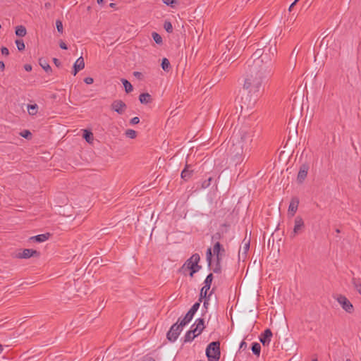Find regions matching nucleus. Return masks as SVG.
Segmentation results:
<instances>
[{"instance_id": "22", "label": "nucleus", "mask_w": 361, "mask_h": 361, "mask_svg": "<svg viewBox=\"0 0 361 361\" xmlns=\"http://www.w3.org/2000/svg\"><path fill=\"white\" fill-rule=\"evenodd\" d=\"M83 132H84L83 137L85 139V140L88 143H90V144L92 143L93 140H94L93 134L87 130H84Z\"/></svg>"}, {"instance_id": "30", "label": "nucleus", "mask_w": 361, "mask_h": 361, "mask_svg": "<svg viewBox=\"0 0 361 361\" xmlns=\"http://www.w3.org/2000/svg\"><path fill=\"white\" fill-rule=\"evenodd\" d=\"M20 135L23 137H25L26 139H31L32 134L30 130H24L20 133Z\"/></svg>"}, {"instance_id": "39", "label": "nucleus", "mask_w": 361, "mask_h": 361, "mask_svg": "<svg viewBox=\"0 0 361 361\" xmlns=\"http://www.w3.org/2000/svg\"><path fill=\"white\" fill-rule=\"evenodd\" d=\"M1 54L5 56H8L9 54V51L6 47L1 48Z\"/></svg>"}, {"instance_id": "31", "label": "nucleus", "mask_w": 361, "mask_h": 361, "mask_svg": "<svg viewBox=\"0 0 361 361\" xmlns=\"http://www.w3.org/2000/svg\"><path fill=\"white\" fill-rule=\"evenodd\" d=\"M164 27L168 32H172L173 31V27L171 23L169 21H165L164 24Z\"/></svg>"}, {"instance_id": "52", "label": "nucleus", "mask_w": 361, "mask_h": 361, "mask_svg": "<svg viewBox=\"0 0 361 361\" xmlns=\"http://www.w3.org/2000/svg\"><path fill=\"white\" fill-rule=\"evenodd\" d=\"M54 63L56 64L58 63V60L57 59H54Z\"/></svg>"}, {"instance_id": "21", "label": "nucleus", "mask_w": 361, "mask_h": 361, "mask_svg": "<svg viewBox=\"0 0 361 361\" xmlns=\"http://www.w3.org/2000/svg\"><path fill=\"white\" fill-rule=\"evenodd\" d=\"M27 33L26 29L23 25H18L16 28V35L19 37H24Z\"/></svg>"}, {"instance_id": "14", "label": "nucleus", "mask_w": 361, "mask_h": 361, "mask_svg": "<svg viewBox=\"0 0 361 361\" xmlns=\"http://www.w3.org/2000/svg\"><path fill=\"white\" fill-rule=\"evenodd\" d=\"M250 248V242L249 240H244L243 242V245H241L239 251V257H243V259L246 257L247 252Z\"/></svg>"}, {"instance_id": "37", "label": "nucleus", "mask_w": 361, "mask_h": 361, "mask_svg": "<svg viewBox=\"0 0 361 361\" xmlns=\"http://www.w3.org/2000/svg\"><path fill=\"white\" fill-rule=\"evenodd\" d=\"M84 82L86 83V84H88V85H90L92 83H93L94 82V80L91 77H87L84 79Z\"/></svg>"}, {"instance_id": "10", "label": "nucleus", "mask_w": 361, "mask_h": 361, "mask_svg": "<svg viewBox=\"0 0 361 361\" xmlns=\"http://www.w3.org/2000/svg\"><path fill=\"white\" fill-rule=\"evenodd\" d=\"M299 205V200L296 198H293L291 200L288 209V216L289 217H293L298 211Z\"/></svg>"}, {"instance_id": "11", "label": "nucleus", "mask_w": 361, "mask_h": 361, "mask_svg": "<svg viewBox=\"0 0 361 361\" xmlns=\"http://www.w3.org/2000/svg\"><path fill=\"white\" fill-rule=\"evenodd\" d=\"M271 337L272 333L270 329H267L264 331V334L260 336L259 340L264 346H267L271 342Z\"/></svg>"}, {"instance_id": "36", "label": "nucleus", "mask_w": 361, "mask_h": 361, "mask_svg": "<svg viewBox=\"0 0 361 361\" xmlns=\"http://www.w3.org/2000/svg\"><path fill=\"white\" fill-rule=\"evenodd\" d=\"M189 323V322H186V318L184 317L183 319H181L180 321H179L178 322V324L182 327L183 328V326H185L186 324H188Z\"/></svg>"}, {"instance_id": "8", "label": "nucleus", "mask_w": 361, "mask_h": 361, "mask_svg": "<svg viewBox=\"0 0 361 361\" xmlns=\"http://www.w3.org/2000/svg\"><path fill=\"white\" fill-rule=\"evenodd\" d=\"M182 330L183 328L178 323L173 324L167 334L169 340L175 341Z\"/></svg>"}, {"instance_id": "7", "label": "nucleus", "mask_w": 361, "mask_h": 361, "mask_svg": "<svg viewBox=\"0 0 361 361\" xmlns=\"http://www.w3.org/2000/svg\"><path fill=\"white\" fill-rule=\"evenodd\" d=\"M293 224H294L293 228V231L291 232V236L293 238L295 237L299 233H300L303 231V229L305 228L304 220L302 218V216H297L294 219Z\"/></svg>"}, {"instance_id": "43", "label": "nucleus", "mask_w": 361, "mask_h": 361, "mask_svg": "<svg viewBox=\"0 0 361 361\" xmlns=\"http://www.w3.org/2000/svg\"><path fill=\"white\" fill-rule=\"evenodd\" d=\"M357 292L361 295V285L356 286Z\"/></svg>"}, {"instance_id": "27", "label": "nucleus", "mask_w": 361, "mask_h": 361, "mask_svg": "<svg viewBox=\"0 0 361 361\" xmlns=\"http://www.w3.org/2000/svg\"><path fill=\"white\" fill-rule=\"evenodd\" d=\"M153 39L157 44H161L162 43V37L157 32H152V34Z\"/></svg>"}, {"instance_id": "46", "label": "nucleus", "mask_w": 361, "mask_h": 361, "mask_svg": "<svg viewBox=\"0 0 361 361\" xmlns=\"http://www.w3.org/2000/svg\"><path fill=\"white\" fill-rule=\"evenodd\" d=\"M78 71H79V70H78V68H73V74L74 75H75L78 73Z\"/></svg>"}, {"instance_id": "19", "label": "nucleus", "mask_w": 361, "mask_h": 361, "mask_svg": "<svg viewBox=\"0 0 361 361\" xmlns=\"http://www.w3.org/2000/svg\"><path fill=\"white\" fill-rule=\"evenodd\" d=\"M73 68H78V70L81 71L85 68V61L82 56L79 57L73 65Z\"/></svg>"}, {"instance_id": "25", "label": "nucleus", "mask_w": 361, "mask_h": 361, "mask_svg": "<svg viewBox=\"0 0 361 361\" xmlns=\"http://www.w3.org/2000/svg\"><path fill=\"white\" fill-rule=\"evenodd\" d=\"M261 346L258 343H253L252 346V350L254 354L259 356L260 354Z\"/></svg>"}, {"instance_id": "51", "label": "nucleus", "mask_w": 361, "mask_h": 361, "mask_svg": "<svg viewBox=\"0 0 361 361\" xmlns=\"http://www.w3.org/2000/svg\"><path fill=\"white\" fill-rule=\"evenodd\" d=\"M98 4H101L103 2L104 0H97Z\"/></svg>"}, {"instance_id": "17", "label": "nucleus", "mask_w": 361, "mask_h": 361, "mask_svg": "<svg viewBox=\"0 0 361 361\" xmlns=\"http://www.w3.org/2000/svg\"><path fill=\"white\" fill-rule=\"evenodd\" d=\"M49 237V233L40 234L35 236H32L30 238V240H34L37 243H42L48 240Z\"/></svg>"}, {"instance_id": "23", "label": "nucleus", "mask_w": 361, "mask_h": 361, "mask_svg": "<svg viewBox=\"0 0 361 361\" xmlns=\"http://www.w3.org/2000/svg\"><path fill=\"white\" fill-rule=\"evenodd\" d=\"M39 65L42 66V68L46 71L49 72L51 71V67L49 65V63L46 61V60L43 59H39Z\"/></svg>"}, {"instance_id": "2", "label": "nucleus", "mask_w": 361, "mask_h": 361, "mask_svg": "<svg viewBox=\"0 0 361 361\" xmlns=\"http://www.w3.org/2000/svg\"><path fill=\"white\" fill-rule=\"evenodd\" d=\"M200 260V257L197 254L192 255L190 259H188L183 267V269L184 271H189V274L190 276H192L193 274L197 272L200 266H199L198 263Z\"/></svg>"}, {"instance_id": "18", "label": "nucleus", "mask_w": 361, "mask_h": 361, "mask_svg": "<svg viewBox=\"0 0 361 361\" xmlns=\"http://www.w3.org/2000/svg\"><path fill=\"white\" fill-rule=\"evenodd\" d=\"M192 171L189 170V166H186L184 170L181 173V178L188 180L192 176Z\"/></svg>"}, {"instance_id": "33", "label": "nucleus", "mask_w": 361, "mask_h": 361, "mask_svg": "<svg viewBox=\"0 0 361 361\" xmlns=\"http://www.w3.org/2000/svg\"><path fill=\"white\" fill-rule=\"evenodd\" d=\"M56 29H57V30H58L59 32L62 33V32H63V23H62V22H61V20H57L56 21Z\"/></svg>"}, {"instance_id": "9", "label": "nucleus", "mask_w": 361, "mask_h": 361, "mask_svg": "<svg viewBox=\"0 0 361 361\" xmlns=\"http://www.w3.org/2000/svg\"><path fill=\"white\" fill-rule=\"evenodd\" d=\"M111 108L119 114H123L126 110V104L121 100H115L112 102Z\"/></svg>"}, {"instance_id": "16", "label": "nucleus", "mask_w": 361, "mask_h": 361, "mask_svg": "<svg viewBox=\"0 0 361 361\" xmlns=\"http://www.w3.org/2000/svg\"><path fill=\"white\" fill-rule=\"evenodd\" d=\"M27 110L30 116H35L38 113L39 106L37 104H29L27 105Z\"/></svg>"}, {"instance_id": "45", "label": "nucleus", "mask_w": 361, "mask_h": 361, "mask_svg": "<svg viewBox=\"0 0 361 361\" xmlns=\"http://www.w3.org/2000/svg\"><path fill=\"white\" fill-rule=\"evenodd\" d=\"M78 71H79V70H78V68H73V74L74 75H75L78 73Z\"/></svg>"}, {"instance_id": "15", "label": "nucleus", "mask_w": 361, "mask_h": 361, "mask_svg": "<svg viewBox=\"0 0 361 361\" xmlns=\"http://www.w3.org/2000/svg\"><path fill=\"white\" fill-rule=\"evenodd\" d=\"M307 171H308V167L307 166H301V168L300 169V171L298 172V180L300 182H302L305 180V178H306V176L307 175Z\"/></svg>"}, {"instance_id": "6", "label": "nucleus", "mask_w": 361, "mask_h": 361, "mask_svg": "<svg viewBox=\"0 0 361 361\" xmlns=\"http://www.w3.org/2000/svg\"><path fill=\"white\" fill-rule=\"evenodd\" d=\"M223 250L221 247V245L219 243H216L212 250L211 248H209L207 251L206 257H207V261L208 262L209 266H212V252L213 254L216 257V261L219 262L223 252Z\"/></svg>"}, {"instance_id": "13", "label": "nucleus", "mask_w": 361, "mask_h": 361, "mask_svg": "<svg viewBox=\"0 0 361 361\" xmlns=\"http://www.w3.org/2000/svg\"><path fill=\"white\" fill-rule=\"evenodd\" d=\"M39 253L32 249H25L21 252L18 253L17 257L21 259H27L33 256H38Z\"/></svg>"}, {"instance_id": "40", "label": "nucleus", "mask_w": 361, "mask_h": 361, "mask_svg": "<svg viewBox=\"0 0 361 361\" xmlns=\"http://www.w3.org/2000/svg\"><path fill=\"white\" fill-rule=\"evenodd\" d=\"M59 46H60V47H61V49H68V47H67L66 44H65V42H63V41H61V42H59Z\"/></svg>"}, {"instance_id": "29", "label": "nucleus", "mask_w": 361, "mask_h": 361, "mask_svg": "<svg viewBox=\"0 0 361 361\" xmlns=\"http://www.w3.org/2000/svg\"><path fill=\"white\" fill-rule=\"evenodd\" d=\"M163 3L165 4L167 6H169L171 7H175L178 4V0H162Z\"/></svg>"}, {"instance_id": "28", "label": "nucleus", "mask_w": 361, "mask_h": 361, "mask_svg": "<svg viewBox=\"0 0 361 361\" xmlns=\"http://www.w3.org/2000/svg\"><path fill=\"white\" fill-rule=\"evenodd\" d=\"M161 68H163V70L166 71H168L169 70L170 63L167 59L164 58L162 59Z\"/></svg>"}, {"instance_id": "1", "label": "nucleus", "mask_w": 361, "mask_h": 361, "mask_svg": "<svg viewBox=\"0 0 361 361\" xmlns=\"http://www.w3.org/2000/svg\"><path fill=\"white\" fill-rule=\"evenodd\" d=\"M264 74L265 70L260 65L259 61L255 62L254 65L245 73L243 87L251 97L257 96L259 93Z\"/></svg>"}, {"instance_id": "38", "label": "nucleus", "mask_w": 361, "mask_h": 361, "mask_svg": "<svg viewBox=\"0 0 361 361\" xmlns=\"http://www.w3.org/2000/svg\"><path fill=\"white\" fill-rule=\"evenodd\" d=\"M139 122H140V118L138 117H134L130 121V124H132V125L137 124Z\"/></svg>"}, {"instance_id": "34", "label": "nucleus", "mask_w": 361, "mask_h": 361, "mask_svg": "<svg viewBox=\"0 0 361 361\" xmlns=\"http://www.w3.org/2000/svg\"><path fill=\"white\" fill-rule=\"evenodd\" d=\"M199 307H200V304L198 302H196L192 305V307H191V309L189 311L195 314V313L198 310Z\"/></svg>"}, {"instance_id": "41", "label": "nucleus", "mask_w": 361, "mask_h": 361, "mask_svg": "<svg viewBox=\"0 0 361 361\" xmlns=\"http://www.w3.org/2000/svg\"><path fill=\"white\" fill-rule=\"evenodd\" d=\"M242 137H241V139L243 140V141H245L246 140V138H247V133L246 131L243 130L242 132Z\"/></svg>"}, {"instance_id": "48", "label": "nucleus", "mask_w": 361, "mask_h": 361, "mask_svg": "<svg viewBox=\"0 0 361 361\" xmlns=\"http://www.w3.org/2000/svg\"><path fill=\"white\" fill-rule=\"evenodd\" d=\"M3 350H4V347H3V345H1V344H0V354H1V353H2Z\"/></svg>"}, {"instance_id": "26", "label": "nucleus", "mask_w": 361, "mask_h": 361, "mask_svg": "<svg viewBox=\"0 0 361 361\" xmlns=\"http://www.w3.org/2000/svg\"><path fill=\"white\" fill-rule=\"evenodd\" d=\"M125 135L129 137V138H131V139H134L137 136V133L135 130H132V129H128L126 133H125Z\"/></svg>"}, {"instance_id": "20", "label": "nucleus", "mask_w": 361, "mask_h": 361, "mask_svg": "<svg viewBox=\"0 0 361 361\" xmlns=\"http://www.w3.org/2000/svg\"><path fill=\"white\" fill-rule=\"evenodd\" d=\"M139 99L142 104H148L151 102V96L148 93H143L140 95Z\"/></svg>"}, {"instance_id": "5", "label": "nucleus", "mask_w": 361, "mask_h": 361, "mask_svg": "<svg viewBox=\"0 0 361 361\" xmlns=\"http://www.w3.org/2000/svg\"><path fill=\"white\" fill-rule=\"evenodd\" d=\"M334 298L345 312L350 314L354 312V307L353 304L345 295L336 294L334 295Z\"/></svg>"}, {"instance_id": "35", "label": "nucleus", "mask_w": 361, "mask_h": 361, "mask_svg": "<svg viewBox=\"0 0 361 361\" xmlns=\"http://www.w3.org/2000/svg\"><path fill=\"white\" fill-rule=\"evenodd\" d=\"M194 314L188 311L185 317L186 318V322H190L193 318Z\"/></svg>"}, {"instance_id": "44", "label": "nucleus", "mask_w": 361, "mask_h": 361, "mask_svg": "<svg viewBox=\"0 0 361 361\" xmlns=\"http://www.w3.org/2000/svg\"><path fill=\"white\" fill-rule=\"evenodd\" d=\"M5 68V65H4V63L2 62V61H0V69L1 70H4Z\"/></svg>"}, {"instance_id": "49", "label": "nucleus", "mask_w": 361, "mask_h": 361, "mask_svg": "<svg viewBox=\"0 0 361 361\" xmlns=\"http://www.w3.org/2000/svg\"><path fill=\"white\" fill-rule=\"evenodd\" d=\"M219 270V267H218V265H216V267L214 269V271H218Z\"/></svg>"}, {"instance_id": "53", "label": "nucleus", "mask_w": 361, "mask_h": 361, "mask_svg": "<svg viewBox=\"0 0 361 361\" xmlns=\"http://www.w3.org/2000/svg\"><path fill=\"white\" fill-rule=\"evenodd\" d=\"M299 0H295V3H297Z\"/></svg>"}, {"instance_id": "3", "label": "nucleus", "mask_w": 361, "mask_h": 361, "mask_svg": "<svg viewBox=\"0 0 361 361\" xmlns=\"http://www.w3.org/2000/svg\"><path fill=\"white\" fill-rule=\"evenodd\" d=\"M204 327V320L202 319H197L195 323L192 326L191 330L187 332L185 341L188 342L193 340L202 333Z\"/></svg>"}, {"instance_id": "4", "label": "nucleus", "mask_w": 361, "mask_h": 361, "mask_svg": "<svg viewBox=\"0 0 361 361\" xmlns=\"http://www.w3.org/2000/svg\"><path fill=\"white\" fill-rule=\"evenodd\" d=\"M206 355L209 361H218L221 355L219 343L212 342L206 349Z\"/></svg>"}, {"instance_id": "54", "label": "nucleus", "mask_w": 361, "mask_h": 361, "mask_svg": "<svg viewBox=\"0 0 361 361\" xmlns=\"http://www.w3.org/2000/svg\"><path fill=\"white\" fill-rule=\"evenodd\" d=\"M312 361H317V360H313Z\"/></svg>"}, {"instance_id": "24", "label": "nucleus", "mask_w": 361, "mask_h": 361, "mask_svg": "<svg viewBox=\"0 0 361 361\" xmlns=\"http://www.w3.org/2000/svg\"><path fill=\"white\" fill-rule=\"evenodd\" d=\"M122 82L127 93L130 92L133 90L132 85L127 80L123 79Z\"/></svg>"}, {"instance_id": "32", "label": "nucleus", "mask_w": 361, "mask_h": 361, "mask_svg": "<svg viewBox=\"0 0 361 361\" xmlns=\"http://www.w3.org/2000/svg\"><path fill=\"white\" fill-rule=\"evenodd\" d=\"M16 44L18 50L22 51L25 49V44L22 40L17 39Z\"/></svg>"}, {"instance_id": "47", "label": "nucleus", "mask_w": 361, "mask_h": 361, "mask_svg": "<svg viewBox=\"0 0 361 361\" xmlns=\"http://www.w3.org/2000/svg\"><path fill=\"white\" fill-rule=\"evenodd\" d=\"M296 4V3H295V1L289 7V11H291L292 8Z\"/></svg>"}, {"instance_id": "42", "label": "nucleus", "mask_w": 361, "mask_h": 361, "mask_svg": "<svg viewBox=\"0 0 361 361\" xmlns=\"http://www.w3.org/2000/svg\"><path fill=\"white\" fill-rule=\"evenodd\" d=\"M24 68L26 71H30L32 70V66L29 64H26L25 65Z\"/></svg>"}, {"instance_id": "12", "label": "nucleus", "mask_w": 361, "mask_h": 361, "mask_svg": "<svg viewBox=\"0 0 361 361\" xmlns=\"http://www.w3.org/2000/svg\"><path fill=\"white\" fill-rule=\"evenodd\" d=\"M212 279H213V276H212V274H209L207 276V278L204 281V286L202 287V288L201 290V293H200L201 297L205 298L207 296V292L210 289V286H211Z\"/></svg>"}, {"instance_id": "50", "label": "nucleus", "mask_w": 361, "mask_h": 361, "mask_svg": "<svg viewBox=\"0 0 361 361\" xmlns=\"http://www.w3.org/2000/svg\"><path fill=\"white\" fill-rule=\"evenodd\" d=\"M245 342H242L241 344H240V348H243V346H245Z\"/></svg>"}]
</instances>
